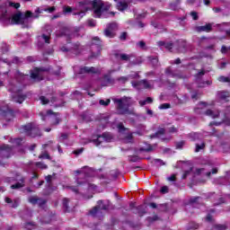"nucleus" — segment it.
Wrapping results in <instances>:
<instances>
[{"mask_svg": "<svg viewBox=\"0 0 230 230\" xmlns=\"http://www.w3.org/2000/svg\"><path fill=\"white\" fill-rule=\"evenodd\" d=\"M128 161L130 163H137V161H139V156L137 155L128 156Z\"/></svg>", "mask_w": 230, "mask_h": 230, "instance_id": "ea45409f", "label": "nucleus"}, {"mask_svg": "<svg viewBox=\"0 0 230 230\" xmlns=\"http://www.w3.org/2000/svg\"><path fill=\"white\" fill-rule=\"evenodd\" d=\"M155 164H157V166H164V162L161 159H154Z\"/></svg>", "mask_w": 230, "mask_h": 230, "instance_id": "c03bdc74", "label": "nucleus"}, {"mask_svg": "<svg viewBox=\"0 0 230 230\" xmlns=\"http://www.w3.org/2000/svg\"><path fill=\"white\" fill-rule=\"evenodd\" d=\"M28 200L33 206H35V204H38L40 208H42L48 202V200L42 198H39L38 196H31L29 197Z\"/></svg>", "mask_w": 230, "mask_h": 230, "instance_id": "ddd939ff", "label": "nucleus"}, {"mask_svg": "<svg viewBox=\"0 0 230 230\" xmlns=\"http://www.w3.org/2000/svg\"><path fill=\"white\" fill-rule=\"evenodd\" d=\"M104 35L110 39H113V37H115L114 31L107 28L104 30Z\"/></svg>", "mask_w": 230, "mask_h": 230, "instance_id": "c85d7f7f", "label": "nucleus"}, {"mask_svg": "<svg viewBox=\"0 0 230 230\" xmlns=\"http://www.w3.org/2000/svg\"><path fill=\"white\" fill-rule=\"evenodd\" d=\"M101 137L102 140L100 139ZM103 141H106V143L112 141V135L111 133H103L102 135H99L96 139L92 140V143L94 144L95 146H100Z\"/></svg>", "mask_w": 230, "mask_h": 230, "instance_id": "9d476101", "label": "nucleus"}, {"mask_svg": "<svg viewBox=\"0 0 230 230\" xmlns=\"http://www.w3.org/2000/svg\"><path fill=\"white\" fill-rule=\"evenodd\" d=\"M73 7L69 6V5H64L63 6V13L64 15H67L68 13H73Z\"/></svg>", "mask_w": 230, "mask_h": 230, "instance_id": "bb28decb", "label": "nucleus"}, {"mask_svg": "<svg viewBox=\"0 0 230 230\" xmlns=\"http://www.w3.org/2000/svg\"><path fill=\"white\" fill-rule=\"evenodd\" d=\"M88 26H91L92 28H94V26H96V22H94L93 20H89L88 21Z\"/></svg>", "mask_w": 230, "mask_h": 230, "instance_id": "052dcab7", "label": "nucleus"}, {"mask_svg": "<svg viewBox=\"0 0 230 230\" xmlns=\"http://www.w3.org/2000/svg\"><path fill=\"white\" fill-rule=\"evenodd\" d=\"M132 139H133L132 134H128V136L125 137L124 141L125 143H132Z\"/></svg>", "mask_w": 230, "mask_h": 230, "instance_id": "49530a36", "label": "nucleus"}, {"mask_svg": "<svg viewBox=\"0 0 230 230\" xmlns=\"http://www.w3.org/2000/svg\"><path fill=\"white\" fill-rule=\"evenodd\" d=\"M227 226L226 225H214L213 230H226Z\"/></svg>", "mask_w": 230, "mask_h": 230, "instance_id": "c9c22d12", "label": "nucleus"}, {"mask_svg": "<svg viewBox=\"0 0 230 230\" xmlns=\"http://www.w3.org/2000/svg\"><path fill=\"white\" fill-rule=\"evenodd\" d=\"M107 29L111 31H116V30H118V24L116 22L109 23Z\"/></svg>", "mask_w": 230, "mask_h": 230, "instance_id": "72a5a7b5", "label": "nucleus"}, {"mask_svg": "<svg viewBox=\"0 0 230 230\" xmlns=\"http://www.w3.org/2000/svg\"><path fill=\"white\" fill-rule=\"evenodd\" d=\"M40 100L43 105H48V103H49V100H48V98L45 96H40Z\"/></svg>", "mask_w": 230, "mask_h": 230, "instance_id": "a18cd8bd", "label": "nucleus"}, {"mask_svg": "<svg viewBox=\"0 0 230 230\" xmlns=\"http://www.w3.org/2000/svg\"><path fill=\"white\" fill-rule=\"evenodd\" d=\"M40 159H49L51 160V156L48 153H43L39 156Z\"/></svg>", "mask_w": 230, "mask_h": 230, "instance_id": "de8ad7c7", "label": "nucleus"}, {"mask_svg": "<svg viewBox=\"0 0 230 230\" xmlns=\"http://www.w3.org/2000/svg\"><path fill=\"white\" fill-rule=\"evenodd\" d=\"M182 146H184V141H181L176 144V148H182Z\"/></svg>", "mask_w": 230, "mask_h": 230, "instance_id": "338daca9", "label": "nucleus"}, {"mask_svg": "<svg viewBox=\"0 0 230 230\" xmlns=\"http://www.w3.org/2000/svg\"><path fill=\"white\" fill-rule=\"evenodd\" d=\"M168 132H170L171 134H175V132H177V129L175 127H171L168 128Z\"/></svg>", "mask_w": 230, "mask_h": 230, "instance_id": "680f3d73", "label": "nucleus"}, {"mask_svg": "<svg viewBox=\"0 0 230 230\" xmlns=\"http://www.w3.org/2000/svg\"><path fill=\"white\" fill-rule=\"evenodd\" d=\"M227 51H229V49L226 45H223L221 48V53H223V55H226Z\"/></svg>", "mask_w": 230, "mask_h": 230, "instance_id": "5fc2aeb1", "label": "nucleus"}, {"mask_svg": "<svg viewBox=\"0 0 230 230\" xmlns=\"http://www.w3.org/2000/svg\"><path fill=\"white\" fill-rule=\"evenodd\" d=\"M66 139H67V134H61V136L59 137V140L66 141Z\"/></svg>", "mask_w": 230, "mask_h": 230, "instance_id": "e2e57ef3", "label": "nucleus"}, {"mask_svg": "<svg viewBox=\"0 0 230 230\" xmlns=\"http://www.w3.org/2000/svg\"><path fill=\"white\" fill-rule=\"evenodd\" d=\"M211 173H213V174L218 173V169H217V168L212 169V172H207V176L211 177Z\"/></svg>", "mask_w": 230, "mask_h": 230, "instance_id": "6e6d98bb", "label": "nucleus"}, {"mask_svg": "<svg viewBox=\"0 0 230 230\" xmlns=\"http://www.w3.org/2000/svg\"><path fill=\"white\" fill-rule=\"evenodd\" d=\"M174 48L179 53H186L188 51V43L184 40H180L176 41Z\"/></svg>", "mask_w": 230, "mask_h": 230, "instance_id": "2eb2a0df", "label": "nucleus"}, {"mask_svg": "<svg viewBox=\"0 0 230 230\" xmlns=\"http://www.w3.org/2000/svg\"><path fill=\"white\" fill-rule=\"evenodd\" d=\"M161 193H168V187L167 186L162 187Z\"/></svg>", "mask_w": 230, "mask_h": 230, "instance_id": "774afa93", "label": "nucleus"}, {"mask_svg": "<svg viewBox=\"0 0 230 230\" xmlns=\"http://www.w3.org/2000/svg\"><path fill=\"white\" fill-rule=\"evenodd\" d=\"M24 184L21 183V182H17L15 184H13L11 186L12 190H19L21 188H23Z\"/></svg>", "mask_w": 230, "mask_h": 230, "instance_id": "4c0bfd02", "label": "nucleus"}, {"mask_svg": "<svg viewBox=\"0 0 230 230\" xmlns=\"http://www.w3.org/2000/svg\"><path fill=\"white\" fill-rule=\"evenodd\" d=\"M170 107H171L170 103H163V104H161V105L159 106V109H160L161 111H163V110H164V109H170Z\"/></svg>", "mask_w": 230, "mask_h": 230, "instance_id": "603ef678", "label": "nucleus"}, {"mask_svg": "<svg viewBox=\"0 0 230 230\" xmlns=\"http://www.w3.org/2000/svg\"><path fill=\"white\" fill-rule=\"evenodd\" d=\"M113 102L117 104V111L121 115H134V110L128 109L132 105L130 97H122L120 99H112Z\"/></svg>", "mask_w": 230, "mask_h": 230, "instance_id": "7ed1b4c3", "label": "nucleus"}, {"mask_svg": "<svg viewBox=\"0 0 230 230\" xmlns=\"http://www.w3.org/2000/svg\"><path fill=\"white\" fill-rule=\"evenodd\" d=\"M97 204V206H95L92 210H90L91 215L95 216L98 215L100 211H102V209H103L104 211H107V209H109V205L103 204V200H99Z\"/></svg>", "mask_w": 230, "mask_h": 230, "instance_id": "9b49d317", "label": "nucleus"}, {"mask_svg": "<svg viewBox=\"0 0 230 230\" xmlns=\"http://www.w3.org/2000/svg\"><path fill=\"white\" fill-rule=\"evenodd\" d=\"M206 148V143L201 142L200 144H196L195 152H200V150H204Z\"/></svg>", "mask_w": 230, "mask_h": 230, "instance_id": "2f4dec72", "label": "nucleus"}, {"mask_svg": "<svg viewBox=\"0 0 230 230\" xmlns=\"http://www.w3.org/2000/svg\"><path fill=\"white\" fill-rule=\"evenodd\" d=\"M190 227V229H199V224L191 223Z\"/></svg>", "mask_w": 230, "mask_h": 230, "instance_id": "69168bd1", "label": "nucleus"}, {"mask_svg": "<svg viewBox=\"0 0 230 230\" xmlns=\"http://www.w3.org/2000/svg\"><path fill=\"white\" fill-rule=\"evenodd\" d=\"M118 82H120V84H127V82H128V76H121L119 77Z\"/></svg>", "mask_w": 230, "mask_h": 230, "instance_id": "a19ab883", "label": "nucleus"}, {"mask_svg": "<svg viewBox=\"0 0 230 230\" xmlns=\"http://www.w3.org/2000/svg\"><path fill=\"white\" fill-rule=\"evenodd\" d=\"M92 8L93 9V16L100 18L103 15V12H108L111 9V4L103 3L102 0H93V2L91 0H84L75 5V9L79 12H74L73 15H81L84 17L85 12H88Z\"/></svg>", "mask_w": 230, "mask_h": 230, "instance_id": "f257e3e1", "label": "nucleus"}, {"mask_svg": "<svg viewBox=\"0 0 230 230\" xmlns=\"http://www.w3.org/2000/svg\"><path fill=\"white\" fill-rule=\"evenodd\" d=\"M152 150H154V148L152 147V146H148V147H146V148L141 147V148L139 149L140 152H152Z\"/></svg>", "mask_w": 230, "mask_h": 230, "instance_id": "3c124183", "label": "nucleus"}, {"mask_svg": "<svg viewBox=\"0 0 230 230\" xmlns=\"http://www.w3.org/2000/svg\"><path fill=\"white\" fill-rule=\"evenodd\" d=\"M99 104H100V105H102L103 107H108V105L111 104V99H107L106 101L103 100V99H101V100L99 101Z\"/></svg>", "mask_w": 230, "mask_h": 230, "instance_id": "f704fd0d", "label": "nucleus"}, {"mask_svg": "<svg viewBox=\"0 0 230 230\" xmlns=\"http://www.w3.org/2000/svg\"><path fill=\"white\" fill-rule=\"evenodd\" d=\"M213 30V25L211 23H208L206 25L199 26L197 27V31H206L207 33H209Z\"/></svg>", "mask_w": 230, "mask_h": 230, "instance_id": "4be33fe9", "label": "nucleus"}, {"mask_svg": "<svg viewBox=\"0 0 230 230\" xmlns=\"http://www.w3.org/2000/svg\"><path fill=\"white\" fill-rule=\"evenodd\" d=\"M80 43H75L73 47L70 49V52L74 53L75 55H78L80 53Z\"/></svg>", "mask_w": 230, "mask_h": 230, "instance_id": "393cba45", "label": "nucleus"}, {"mask_svg": "<svg viewBox=\"0 0 230 230\" xmlns=\"http://www.w3.org/2000/svg\"><path fill=\"white\" fill-rule=\"evenodd\" d=\"M206 116H209L210 118H212L213 119L218 118V116H220V111H212V110H207L205 111Z\"/></svg>", "mask_w": 230, "mask_h": 230, "instance_id": "5701e85b", "label": "nucleus"}, {"mask_svg": "<svg viewBox=\"0 0 230 230\" xmlns=\"http://www.w3.org/2000/svg\"><path fill=\"white\" fill-rule=\"evenodd\" d=\"M157 46H159V48H165V49H168V51H172V49L175 48V44L165 41H158Z\"/></svg>", "mask_w": 230, "mask_h": 230, "instance_id": "6ab92c4d", "label": "nucleus"}, {"mask_svg": "<svg viewBox=\"0 0 230 230\" xmlns=\"http://www.w3.org/2000/svg\"><path fill=\"white\" fill-rule=\"evenodd\" d=\"M80 30L76 29L73 31L69 28L62 29L59 33L57 34L58 37H66L67 40H71V39H76V37H80V33H78Z\"/></svg>", "mask_w": 230, "mask_h": 230, "instance_id": "6e6552de", "label": "nucleus"}, {"mask_svg": "<svg viewBox=\"0 0 230 230\" xmlns=\"http://www.w3.org/2000/svg\"><path fill=\"white\" fill-rule=\"evenodd\" d=\"M7 90L11 93L12 101L15 103H22L27 98L26 93H22V85L17 83V81L10 82Z\"/></svg>", "mask_w": 230, "mask_h": 230, "instance_id": "f03ea898", "label": "nucleus"}, {"mask_svg": "<svg viewBox=\"0 0 230 230\" xmlns=\"http://www.w3.org/2000/svg\"><path fill=\"white\" fill-rule=\"evenodd\" d=\"M148 60H150L152 66H154V67H156V66H158L159 64V58H157V57L154 58V57H149Z\"/></svg>", "mask_w": 230, "mask_h": 230, "instance_id": "c756f323", "label": "nucleus"}, {"mask_svg": "<svg viewBox=\"0 0 230 230\" xmlns=\"http://www.w3.org/2000/svg\"><path fill=\"white\" fill-rule=\"evenodd\" d=\"M30 17L32 19H38L39 15H34L31 11H27L25 13L19 12L13 15L11 24H26Z\"/></svg>", "mask_w": 230, "mask_h": 230, "instance_id": "20e7f679", "label": "nucleus"}, {"mask_svg": "<svg viewBox=\"0 0 230 230\" xmlns=\"http://www.w3.org/2000/svg\"><path fill=\"white\" fill-rule=\"evenodd\" d=\"M76 182H77L78 187H75V186L69 187V190H71V191H74V193H80V191H82V190H84V189L87 190L88 191L96 190V185L87 182V180H85V179L84 181H82V178H77ZM82 186L84 188H82Z\"/></svg>", "mask_w": 230, "mask_h": 230, "instance_id": "39448f33", "label": "nucleus"}, {"mask_svg": "<svg viewBox=\"0 0 230 230\" xmlns=\"http://www.w3.org/2000/svg\"><path fill=\"white\" fill-rule=\"evenodd\" d=\"M55 10H56L55 6H52V7L44 9V12H49V13H53V12H55Z\"/></svg>", "mask_w": 230, "mask_h": 230, "instance_id": "4d7b16f0", "label": "nucleus"}, {"mask_svg": "<svg viewBox=\"0 0 230 230\" xmlns=\"http://www.w3.org/2000/svg\"><path fill=\"white\" fill-rule=\"evenodd\" d=\"M92 44H94L95 46H102V40H100L98 37H94L92 40Z\"/></svg>", "mask_w": 230, "mask_h": 230, "instance_id": "e433bc0d", "label": "nucleus"}, {"mask_svg": "<svg viewBox=\"0 0 230 230\" xmlns=\"http://www.w3.org/2000/svg\"><path fill=\"white\" fill-rule=\"evenodd\" d=\"M218 81L219 82H224V83H226V82L230 83V78L221 75V76L218 77Z\"/></svg>", "mask_w": 230, "mask_h": 230, "instance_id": "8fccbe9b", "label": "nucleus"}, {"mask_svg": "<svg viewBox=\"0 0 230 230\" xmlns=\"http://www.w3.org/2000/svg\"><path fill=\"white\" fill-rule=\"evenodd\" d=\"M50 33H51V30H49V35H48V34H45V33H43V34L41 35V39H42V40H44L45 44H49V39H50L49 34H50Z\"/></svg>", "mask_w": 230, "mask_h": 230, "instance_id": "7c9ffc66", "label": "nucleus"}, {"mask_svg": "<svg viewBox=\"0 0 230 230\" xmlns=\"http://www.w3.org/2000/svg\"><path fill=\"white\" fill-rule=\"evenodd\" d=\"M115 3H117V8L120 12H123V10H127L128 8V4H127V0H114Z\"/></svg>", "mask_w": 230, "mask_h": 230, "instance_id": "aec40b11", "label": "nucleus"}, {"mask_svg": "<svg viewBox=\"0 0 230 230\" xmlns=\"http://www.w3.org/2000/svg\"><path fill=\"white\" fill-rule=\"evenodd\" d=\"M230 94L229 92H226V91H222V92H217V100H221V101H227V98H229Z\"/></svg>", "mask_w": 230, "mask_h": 230, "instance_id": "412c9836", "label": "nucleus"}, {"mask_svg": "<svg viewBox=\"0 0 230 230\" xmlns=\"http://www.w3.org/2000/svg\"><path fill=\"white\" fill-rule=\"evenodd\" d=\"M53 114V111H49L47 115L42 118L43 120L50 121L51 125H58L60 123V119Z\"/></svg>", "mask_w": 230, "mask_h": 230, "instance_id": "4468645a", "label": "nucleus"}, {"mask_svg": "<svg viewBox=\"0 0 230 230\" xmlns=\"http://www.w3.org/2000/svg\"><path fill=\"white\" fill-rule=\"evenodd\" d=\"M12 155V147L8 145H4L0 147V157L8 159Z\"/></svg>", "mask_w": 230, "mask_h": 230, "instance_id": "dca6fc26", "label": "nucleus"}, {"mask_svg": "<svg viewBox=\"0 0 230 230\" xmlns=\"http://www.w3.org/2000/svg\"><path fill=\"white\" fill-rule=\"evenodd\" d=\"M165 75H167V76H171L172 78H186V75H183L182 72L179 70H172L170 67L165 69Z\"/></svg>", "mask_w": 230, "mask_h": 230, "instance_id": "f8f14e48", "label": "nucleus"}, {"mask_svg": "<svg viewBox=\"0 0 230 230\" xmlns=\"http://www.w3.org/2000/svg\"><path fill=\"white\" fill-rule=\"evenodd\" d=\"M4 119L5 121H12L13 119V112L9 111L4 114Z\"/></svg>", "mask_w": 230, "mask_h": 230, "instance_id": "473e14b6", "label": "nucleus"}, {"mask_svg": "<svg viewBox=\"0 0 230 230\" xmlns=\"http://www.w3.org/2000/svg\"><path fill=\"white\" fill-rule=\"evenodd\" d=\"M21 62H22V61L18 57L13 58V64H21Z\"/></svg>", "mask_w": 230, "mask_h": 230, "instance_id": "13d9d810", "label": "nucleus"}, {"mask_svg": "<svg viewBox=\"0 0 230 230\" xmlns=\"http://www.w3.org/2000/svg\"><path fill=\"white\" fill-rule=\"evenodd\" d=\"M51 179H53L52 175H48L45 177V180L49 184H51Z\"/></svg>", "mask_w": 230, "mask_h": 230, "instance_id": "0e129e2a", "label": "nucleus"}, {"mask_svg": "<svg viewBox=\"0 0 230 230\" xmlns=\"http://www.w3.org/2000/svg\"><path fill=\"white\" fill-rule=\"evenodd\" d=\"M36 166H38V168H41V170H47L48 168V165L46 164H42L41 162L36 163Z\"/></svg>", "mask_w": 230, "mask_h": 230, "instance_id": "79ce46f5", "label": "nucleus"}, {"mask_svg": "<svg viewBox=\"0 0 230 230\" xmlns=\"http://www.w3.org/2000/svg\"><path fill=\"white\" fill-rule=\"evenodd\" d=\"M62 204L64 211H69V199L64 198Z\"/></svg>", "mask_w": 230, "mask_h": 230, "instance_id": "cd10ccee", "label": "nucleus"}, {"mask_svg": "<svg viewBox=\"0 0 230 230\" xmlns=\"http://www.w3.org/2000/svg\"><path fill=\"white\" fill-rule=\"evenodd\" d=\"M199 200H200V197H194V198H190L189 202L190 204H195V203L199 202Z\"/></svg>", "mask_w": 230, "mask_h": 230, "instance_id": "09e8293b", "label": "nucleus"}, {"mask_svg": "<svg viewBox=\"0 0 230 230\" xmlns=\"http://www.w3.org/2000/svg\"><path fill=\"white\" fill-rule=\"evenodd\" d=\"M189 137H190L192 141H197L199 139H202V135L200 133H190Z\"/></svg>", "mask_w": 230, "mask_h": 230, "instance_id": "a878e982", "label": "nucleus"}, {"mask_svg": "<svg viewBox=\"0 0 230 230\" xmlns=\"http://www.w3.org/2000/svg\"><path fill=\"white\" fill-rule=\"evenodd\" d=\"M137 46L138 48H140V49H146V43L145 41H143V40L138 41V42L137 43Z\"/></svg>", "mask_w": 230, "mask_h": 230, "instance_id": "58836bf2", "label": "nucleus"}, {"mask_svg": "<svg viewBox=\"0 0 230 230\" xmlns=\"http://www.w3.org/2000/svg\"><path fill=\"white\" fill-rule=\"evenodd\" d=\"M205 75H206L205 70H201L196 75V80L199 87H206V84H208V85H211V83L209 81L202 82V80L200 79V77L204 76Z\"/></svg>", "mask_w": 230, "mask_h": 230, "instance_id": "a211bd4d", "label": "nucleus"}, {"mask_svg": "<svg viewBox=\"0 0 230 230\" xmlns=\"http://www.w3.org/2000/svg\"><path fill=\"white\" fill-rule=\"evenodd\" d=\"M46 71H48V68H45V67L36 68L31 72V78L34 82H41V80H44V75H42V73Z\"/></svg>", "mask_w": 230, "mask_h": 230, "instance_id": "1a4fd4ad", "label": "nucleus"}, {"mask_svg": "<svg viewBox=\"0 0 230 230\" xmlns=\"http://www.w3.org/2000/svg\"><path fill=\"white\" fill-rule=\"evenodd\" d=\"M134 54H115V58L118 60H122L123 62H129V66H139L143 64V60L140 58H135ZM132 58H135L132 60Z\"/></svg>", "mask_w": 230, "mask_h": 230, "instance_id": "423d86ee", "label": "nucleus"}, {"mask_svg": "<svg viewBox=\"0 0 230 230\" xmlns=\"http://www.w3.org/2000/svg\"><path fill=\"white\" fill-rule=\"evenodd\" d=\"M22 128L23 129V132H25L27 136H31V137L40 136V129L34 122L28 123L27 125L22 126Z\"/></svg>", "mask_w": 230, "mask_h": 230, "instance_id": "0eeeda50", "label": "nucleus"}, {"mask_svg": "<svg viewBox=\"0 0 230 230\" xmlns=\"http://www.w3.org/2000/svg\"><path fill=\"white\" fill-rule=\"evenodd\" d=\"M120 40H127V32H122L119 36Z\"/></svg>", "mask_w": 230, "mask_h": 230, "instance_id": "bf43d9fd", "label": "nucleus"}, {"mask_svg": "<svg viewBox=\"0 0 230 230\" xmlns=\"http://www.w3.org/2000/svg\"><path fill=\"white\" fill-rule=\"evenodd\" d=\"M190 16L192 17L193 21H199V13L197 12H190Z\"/></svg>", "mask_w": 230, "mask_h": 230, "instance_id": "37998d69", "label": "nucleus"}, {"mask_svg": "<svg viewBox=\"0 0 230 230\" xmlns=\"http://www.w3.org/2000/svg\"><path fill=\"white\" fill-rule=\"evenodd\" d=\"M165 132L166 130L164 128H159L156 133L150 136V138L161 137V136H164Z\"/></svg>", "mask_w": 230, "mask_h": 230, "instance_id": "b1692460", "label": "nucleus"}, {"mask_svg": "<svg viewBox=\"0 0 230 230\" xmlns=\"http://www.w3.org/2000/svg\"><path fill=\"white\" fill-rule=\"evenodd\" d=\"M142 84L144 85V89H150L151 86H150V83H148V81L143 80Z\"/></svg>", "mask_w": 230, "mask_h": 230, "instance_id": "864d4df0", "label": "nucleus"}, {"mask_svg": "<svg viewBox=\"0 0 230 230\" xmlns=\"http://www.w3.org/2000/svg\"><path fill=\"white\" fill-rule=\"evenodd\" d=\"M78 75H93L94 73H98V69L94 66H81L77 70Z\"/></svg>", "mask_w": 230, "mask_h": 230, "instance_id": "f3484780", "label": "nucleus"}]
</instances>
